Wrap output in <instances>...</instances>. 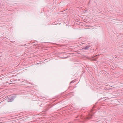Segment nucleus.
Wrapping results in <instances>:
<instances>
[{
  "label": "nucleus",
  "mask_w": 123,
  "mask_h": 123,
  "mask_svg": "<svg viewBox=\"0 0 123 123\" xmlns=\"http://www.w3.org/2000/svg\"><path fill=\"white\" fill-rule=\"evenodd\" d=\"M88 48V47H85L84 48V49H85L86 50V49H87Z\"/></svg>",
  "instance_id": "1"
},
{
  "label": "nucleus",
  "mask_w": 123,
  "mask_h": 123,
  "mask_svg": "<svg viewBox=\"0 0 123 123\" xmlns=\"http://www.w3.org/2000/svg\"><path fill=\"white\" fill-rule=\"evenodd\" d=\"M87 118L88 119V118Z\"/></svg>",
  "instance_id": "2"
}]
</instances>
